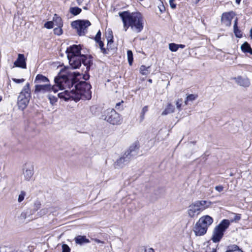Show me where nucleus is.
<instances>
[{
    "instance_id": "obj_34",
    "label": "nucleus",
    "mask_w": 252,
    "mask_h": 252,
    "mask_svg": "<svg viewBox=\"0 0 252 252\" xmlns=\"http://www.w3.org/2000/svg\"><path fill=\"white\" fill-rule=\"evenodd\" d=\"M183 99L182 98H179L176 101V108L179 111L182 110L181 106L182 105Z\"/></svg>"
},
{
    "instance_id": "obj_35",
    "label": "nucleus",
    "mask_w": 252,
    "mask_h": 252,
    "mask_svg": "<svg viewBox=\"0 0 252 252\" xmlns=\"http://www.w3.org/2000/svg\"><path fill=\"white\" fill-rule=\"evenodd\" d=\"M18 218L21 222H24L27 218V213L23 212L21 213Z\"/></svg>"
},
{
    "instance_id": "obj_40",
    "label": "nucleus",
    "mask_w": 252,
    "mask_h": 252,
    "mask_svg": "<svg viewBox=\"0 0 252 252\" xmlns=\"http://www.w3.org/2000/svg\"><path fill=\"white\" fill-rule=\"evenodd\" d=\"M54 23L52 21H48L44 24V27L48 29H52Z\"/></svg>"
},
{
    "instance_id": "obj_38",
    "label": "nucleus",
    "mask_w": 252,
    "mask_h": 252,
    "mask_svg": "<svg viewBox=\"0 0 252 252\" xmlns=\"http://www.w3.org/2000/svg\"><path fill=\"white\" fill-rule=\"evenodd\" d=\"M234 32L235 33V36L237 37L241 38L242 37V33L241 31L238 29V27L236 28H234Z\"/></svg>"
},
{
    "instance_id": "obj_33",
    "label": "nucleus",
    "mask_w": 252,
    "mask_h": 252,
    "mask_svg": "<svg viewBox=\"0 0 252 252\" xmlns=\"http://www.w3.org/2000/svg\"><path fill=\"white\" fill-rule=\"evenodd\" d=\"M169 48L172 52H176L179 49V45L174 43H170L169 44Z\"/></svg>"
},
{
    "instance_id": "obj_10",
    "label": "nucleus",
    "mask_w": 252,
    "mask_h": 252,
    "mask_svg": "<svg viewBox=\"0 0 252 252\" xmlns=\"http://www.w3.org/2000/svg\"><path fill=\"white\" fill-rule=\"evenodd\" d=\"M34 174V167L32 163H27L24 165L23 176L24 180L27 181L32 180Z\"/></svg>"
},
{
    "instance_id": "obj_31",
    "label": "nucleus",
    "mask_w": 252,
    "mask_h": 252,
    "mask_svg": "<svg viewBox=\"0 0 252 252\" xmlns=\"http://www.w3.org/2000/svg\"><path fill=\"white\" fill-rule=\"evenodd\" d=\"M127 60L129 64L131 65L133 63V53L131 50L127 51Z\"/></svg>"
},
{
    "instance_id": "obj_28",
    "label": "nucleus",
    "mask_w": 252,
    "mask_h": 252,
    "mask_svg": "<svg viewBox=\"0 0 252 252\" xmlns=\"http://www.w3.org/2000/svg\"><path fill=\"white\" fill-rule=\"evenodd\" d=\"M50 208V207H46L42 208L38 212L37 214H38V216L40 217H42V216H43L48 214L50 212V210H49Z\"/></svg>"
},
{
    "instance_id": "obj_30",
    "label": "nucleus",
    "mask_w": 252,
    "mask_h": 252,
    "mask_svg": "<svg viewBox=\"0 0 252 252\" xmlns=\"http://www.w3.org/2000/svg\"><path fill=\"white\" fill-rule=\"evenodd\" d=\"M98 44L99 48L101 50V51L102 53H103L104 54H107V50L104 48V43L101 40H98L97 41H95Z\"/></svg>"
},
{
    "instance_id": "obj_14",
    "label": "nucleus",
    "mask_w": 252,
    "mask_h": 252,
    "mask_svg": "<svg viewBox=\"0 0 252 252\" xmlns=\"http://www.w3.org/2000/svg\"><path fill=\"white\" fill-rule=\"evenodd\" d=\"M207 228L197 221L193 227V232L197 236H203L205 234Z\"/></svg>"
},
{
    "instance_id": "obj_57",
    "label": "nucleus",
    "mask_w": 252,
    "mask_h": 252,
    "mask_svg": "<svg viewBox=\"0 0 252 252\" xmlns=\"http://www.w3.org/2000/svg\"><path fill=\"white\" fill-rule=\"evenodd\" d=\"M178 45H179V48H181L182 49L185 47V45L183 44H178Z\"/></svg>"
},
{
    "instance_id": "obj_11",
    "label": "nucleus",
    "mask_w": 252,
    "mask_h": 252,
    "mask_svg": "<svg viewBox=\"0 0 252 252\" xmlns=\"http://www.w3.org/2000/svg\"><path fill=\"white\" fill-rule=\"evenodd\" d=\"M139 148V143L138 141H135L129 147L128 149L125 152L124 157H134L136 156L138 152Z\"/></svg>"
},
{
    "instance_id": "obj_26",
    "label": "nucleus",
    "mask_w": 252,
    "mask_h": 252,
    "mask_svg": "<svg viewBox=\"0 0 252 252\" xmlns=\"http://www.w3.org/2000/svg\"><path fill=\"white\" fill-rule=\"evenodd\" d=\"M81 11L82 9L78 7H71L69 8V12L74 16L79 14Z\"/></svg>"
},
{
    "instance_id": "obj_58",
    "label": "nucleus",
    "mask_w": 252,
    "mask_h": 252,
    "mask_svg": "<svg viewBox=\"0 0 252 252\" xmlns=\"http://www.w3.org/2000/svg\"><path fill=\"white\" fill-rule=\"evenodd\" d=\"M206 252H216V251L214 248H213L211 251H206Z\"/></svg>"
},
{
    "instance_id": "obj_2",
    "label": "nucleus",
    "mask_w": 252,
    "mask_h": 252,
    "mask_svg": "<svg viewBox=\"0 0 252 252\" xmlns=\"http://www.w3.org/2000/svg\"><path fill=\"white\" fill-rule=\"evenodd\" d=\"M123 24L124 30L126 32L130 27L131 30L136 32H141L143 29V19L141 14L139 12H130L128 11L119 13Z\"/></svg>"
},
{
    "instance_id": "obj_50",
    "label": "nucleus",
    "mask_w": 252,
    "mask_h": 252,
    "mask_svg": "<svg viewBox=\"0 0 252 252\" xmlns=\"http://www.w3.org/2000/svg\"><path fill=\"white\" fill-rule=\"evenodd\" d=\"M169 4L172 9H175L176 7V5L174 3V0H169Z\"/></svg>"
},
{
    "instance_id": "obj_21",
    "label": "nucleus",
    "mask_w": 252,
    "mask_h": 252,
    "mask_svg": "<svg viewBox=\"0 0 252 252\" xmlns=\"http://www.w3.org/2000/svg\"><path fill=\"white\" fill-rule=\"evenodd\" d=\"M126 163L125 158H117L116 160L114 161V166L116 168H122Z\"/></svg>"
},
{
    "instance_id": "obj_47",
    "label": "nucleus",
    "mask_w": 252,
    "mask_h": 252,
    "mask_svg": "<svg viewBox=\"0 0 252 252\" xmlns=\"http://www.w3.org/2000/svg\"><path fill=\"white\" fill-rule=\"evenodd\" d=\"M12 81L16 83L19 84L24 82L25 81V79L12 78Z\"/></svg>"
},
{
    "instance_id": "obj_7",
    "label": "nucleus",
    "mask_w": 252,
    "mask_h": 252,
    "mask_svg": "<svg viewBox=\"0 0 252 252\" xmlns=\"http://www.w3.org/2000/svg\"><path fill=\"white\" fill-rule=\"evenodd\" d=\"M229 224L228 220H224L215 228L212 238L214 242L220 241L223 235L224 231L227 228Z\"/></svg>"
},
{
    "instance_id": "obj_41",
    "label": "nucleus",
    "mask_w": 252,
    "mask_h": 252,
    "mask_svg": "<svg viewBox=\"0 0 252 252\" xmlns=\"http://www.w3.org/2000/svg\"><path fill=\"white\" fill-rule=\"evenodd\" d=\"M26 195V193L24 191H21L19 195L18 198V201L20 203L25 198V196Z\"/></svg>"
},
{
    "instance_id": "obj_64",
    "label": "nucleus",
    "mask_w": 252,
    "mask_h": 252,
    "mask_svg": "<svg viewBox=\"0 0 252 252\" xmlns=\"http://www.w3.org/2000/svg\"><path fill=\"white\" fill-rule=\"evenodd\" d=\"M94 106H92V107L91 108V110H92V109H94Z\"/></svg>"
},
{
    "instance_id": "obj_1",
    "label": "nucleus",
    "mask_w": 252,
    "mask_h": 252,
    "mask_svg": "<svg viewBox=\"0 0 252 252\" xmlns=\"http://www.w3.org/2000/svg\"><path fill=\"white\" fill-rule=\"evenodd\" d=\"M91 85L85 81H79L75 85V89L65 90L59 93L58 96L65 101L73 100L76 102L80 99L89 100L92 97Z\"/></svg>"
},
{
    "instance_id": "obj_49",
    "label": "nucleus",
    "mask_w": 252,
    "mask_h": 252,
    "mask_svg": "<svg viewBox=\"0 0 252 252\" xmlns=\"http://www.w3.org/2000/svg\"><path fill=\"white\" fill-rule=\"evenodd\" d=\"M49 99L50 100V102L51 103L53 104L55 102L57 101V98L54 96L49 95Z\"/></svg>"
},
{
    "instance_id": "obj_19",
    "label": "nucleus",
    "mask_w": 252,
    "mask_h": 252,
    "mask_svg": "<svg viewBox=\"0 0 252 252\" xmlns=\"http://www.w3.org/2000/svg\"><path fill=\"white\" fill-rule=\"evenodd\" d=\"M234 79L235 80V82L241 86L248 87L250 85V80L247 77L238 76L237 77H235Z\"/></svg>"
},
{
    "instance_id": "obj_61",
    "label": "nucleus",
    "mask_w": 252,
    "mask_h": 252,
    "mask_svg": "<svg viewBox=\"0 0 252 252\" xmlns=\"http://www.w3.org/2000/svg\"><path fill=\"white\" fill-rule=\"evenodd\" d=\"M148 82L151 83L152 82V79H149L148 80Z\"/></svg>"
},
{
    "instance_id": "obj_63",
    "label": "nucleus",
    "mask_w": 252,
    "mask_h": 252,
    "mask_svg": "<svg viewBox=\"0 0 252 252\" xmlns=\"http://www.w3.org/2000/svg\"><path fill=\"white\" fill-rule=\"evenodd\" d=\"M2 100V97L1 96H0V102Z\"/></svg>"
},
{
    "instance_id": "obj_12",
    "label": "nucleus",
    "mask_w": 252,
    "mask_h": 252,
    "mask_svg": "<svg viewBox=\"0 0 252 252\" xmlns=\"http://www.w3.org/2000/svg\"><path fill=\"white\" fill-rule=\"evenodd\" d=\"M81 48L80 45H73L67 48L66 53L67 58L76 57L77 56H82L81 54Z\"/></svg>"
},
{
    "instance_id": "obj_13",
    "label": "nucleus",
    "mask_w": 252,
    "mask_h": 252,
    "mask_svg": "<svg viewBox=\"0 0 252 252\" xmlns=\"http://www.w3.org/2000/svg\"><path fill=\"white\" fill-rule=\"evenodd\" d=\"M82 58L84 57L81 56H77L68 58L69 64L72 68L76 69L81 66L82 64L81 61H82Z\"/></svg>"
},
{
    "instance_id": "obj_52",
    "label": "nucleus",
    "mask_w": 252,
    "mask_h": 252,
    "mask_svg": "<svg viewBox=\"0 0 252 252\" xmlns=\"http://www.w3.org/2000/svg\"><path fill=\"white\" fill-rule=\"evenodd\" d=\"M241 217L240 215L238 214H234V217L233 218L234 220H238L240 219Z\"/></svg>"
},
{
    "instance_id": "obj_56",
    "label": "nucleus",
    "mask_w": 252,
    "mask_h": 252,
    "mask_svg": "<svg viewBox=\"0 0 252 252\" xmlns=\"http://www.w3.org/2000/svg\"><path fill=\"white\" fill-rule=\"evenodd\" d=\"M94 241L95 242L97 243H102V244H103V242L102 241H100V240H98V239H94Z\"/></svg>"
},
{
    "instance_id": "obj_62",
    "label": "nucleus",
    "mask_w": 252,
    "mask_h": 252,
    "mask_svg": "<svg viewBox=\"0 0 252 252\" xmlns=\"http://www.w3.org/2000/svg\"><path fill=\"white\" fill-rule=\"evenodd\" d=\"M83 9H85V10H87V9H88V8H87V6H84V7H83Z\"/></svg>"
},
{
    "instance_id": "obj_51",
    "label": "nucleus",
    "mask_w": 252,
    "mask_h": 252,
    "mask_svg": "<svg viewBox=\"0 0 252 252\" xmlns=\"http://www.w3.org/2000/svg\"><path fill=\"white\" fill-rule=\"evenodd\" d=\"M88 72V71H87L86 70L85 71V74H83V78L85 80H87L88 79H89V77H90V75H89Z\"/></svg>"
},
{
    "instance_id": "obj_15",
    "label": "nucleus",
    "mask_w": 252,
    "mask_h": 252,
    "mask_svg": "<svg viewBox=\"0 0 252 252\" xmlns=\"http://www.w3.org/2000/svg\"><path fill=\"white\" fill-rule=\"evenodd\" d=\"M233 12L223 13L221 16V21L225 26L229 27L231 24V21L233 18Z\"/></svg>"
},
{
    "instance_id": "obj_37",
    "label": "nucleus",
    "mask_w": 252,
    "mask_h": 252,
    "mask_svg": "<svg viewBox=\"0 0 252 252\" xmlns=\"http://www.w3.org/2000/svg\"><path fill=\"white\" fill-rule=\"evenodd\" d=\"M198 97L197 94H190L187 96V101H192L195 100Z\"/></svg>"
},
{
    "instance_id": "obj_60",
    "label": "nucleus",
    "mask_w": 252,
    "mask_h": 252,
    "mask_svg": "<svg viewBox=\"0 0 252 252\" xmlns=\"http://www.w3.org/2000/svg\"><path fill=\"white\" fill-rule=\"evenodd\" d=\"M189 101H187V98L186 99L185 101V103L186 105H187L188 104V103Z\"/></svg>"
},
{
    "instance_id": "obj_20",
    "label": "nucleus",
    "mask_w": 252,
    "mask_h": 252,
    "mask_svg": "<svg viewBox=\"0 0 252 252\" xmlns=\"http://www.w3.org/2000/svg\"><path fill=\"white\" fill-rule=\"evenodd\" d=\"M34 83L37 84H41L42 83H49L48 78L42 74H37L35 77Z\"/></svg>"
},
{
    "instance_id": "obj_29",
    "label": "nucleus",
    "mask_w": 252,
    "mask_h": 252,
    "mask_svg": "<svg viewBox=\"0 0 252 252\" xmlns=\"http://www.w3.org/2000/svg\"><path fill=\"white\" fill-rule=\"evenodd\" d=\"M149 68L150 66L146 67V66L142 65L140 68V73L142 75H147L150 73Z\"/></svg>"
},
{
    "instance_id": "obj_45",
    "label": "nucleus",
    "mask_w": 252,
    "mask_h": 252,
    "mask_svg": "<svg viewBox=\"0 0 252 252\" xmlns=\"http://www.w3.org/2000/svg\"><path fill=\"white\" fill-rule=\"evenodd\" d=\"M62 252H70V248L66 244H63L62 245Z\"/></svg>"
},
{
    "instance_id": "obj_42",
    "label": "nucleus",
    "mask_w": 252,
    "mask_h": 252,
    "mask_svg": "<svg viewBox=\"0 0 252 252\" xmlns=\"http://www.w3.org/2000/svg\"><path fill=\"white\" fill-rule=\"evenodd\" d=\"M106 38H107V40H109L111 39V40H113V32H112V31L110 29H109L108 30L107 34L106 35Z\"/></svg>"
},
{
    "instance_id": "obj_5",
    "label": "nucleus",
    "mask_w": 252,
    "mask_h": 252,
    "mask_svg": "<svg viewBox=\"0 0 252 252\" xmlns=\"http://www.w3.org/2000/svg\"><path fill=\"white\" fill-rule=\"evenodd\" d=\"M31 97V92L30 84L27 83L20 93L18 97V105L19 108L23 110L28 106Z\"/></svg>"
},
{
    "instance_id": "obj_46",
    "label": "nucleus",
    "mask_w": 252,
    "mask_h": 252,
    "mask_svg": "<svg viewBox=\"0 0 252 252\" xmlns=\"http://www.w3.org/2000/svg\"><path fill=\"white\" fill-rule=\"evenodd\" d=\"M113 43V40L109 39L107 40V48L106 50H109L110 49H112L111 45Z\"/></svg>"
},
{
    "instance_id": "obj_44",
    "label": "nucleus",
    "mask_w": 252,
    "mask_h": 252,
    "mask_svg": "<svg viewBox=\"0 0 252 252\" xmlns=\"http://www.w3.org/2000/svg\"><path fill=\"white\" fill-rule=\"evenodd\" d=\"M124 101L122 100L121 102H118L116 104L115 108L116 109L119 111H121L123 109V106L121 105L122 103H123Z\"/></svg>"
},
{
    "instance_id": "obj_53",
    "label": "nucleus",
    "mask_w": 252,
    "mask_h": 252,
    "mask_svg": "<svg viewBox=\"0 0 252 252\" xmlns=\"http://www.w3.org/2000/svg\"><path fill=\"white\" fill-rule=\"evenodd\" d=\"M195 143L196 142L195 141L190 142L189 143L188 146L189 148H191L192 146H194L195 145Z\"/></svg>"
},
{
    "instance_id": "obj_24",
    "label": "nucleus",
    "mask_w": 252,
    "mask_h": 252,
    "mask_svg": "<svg viewBox=\"0 0 252 252\" xmlns=\"http://www.w3.org/2000/svg\"><path fill=\"white\" fill-rule=\"evenodd\" d=\"M54 23V25H56L57 27H63V22L62 18L58 16L56 14L54 15L53 17V20L52 21Z\"/></svg>"
},
{
    "instance_id": "obj_32",
    "label": "nucleus",
    "mask_w": 252,
    "mask_h": 252,
    "mask_svg": "<svg viewBox=\"0 0 252 252\" xmlns=\"http://www.w3.org/2000/svg\"><path fill=\"white\" fill-rule=\"evenodd\" d=\"M148 108L147 106H145L143 108V109L141 111V114H140V122H142L143 121V120L144 119L145 114L148 111Z\"/></svg>"
},
{
    "instance_id": "obj_43",
    "label": "nucleus",
    "mask_w": 252,
    "mask_h": 252,
    "mask_svg": "<svg viewBox=\"0 0 252 252\" xmlns=\"http://www.w3.org/2000/svg\"><path fill=\"white\" fill-rule=\"evenodd\" d=\"M101 32L100 30H99L97 32L96 34L95 35V36L94 38L95 41H97L98 40H100L101 39Z\"/></svg>"
},
{
    "instance_id": "obj_17",
    "label": "nucleus",
    "mask_w": 252,
    "mask_h": 252,
    "mask_svg": "<svg viewBox=\"0 0 252 252\" xmlns=\"http://www.w3.org/2000/svg\"><path fill=\"white\" fill-rule=\"evenodd\" d=\"M26 59L24 54H19L17 59L14 62V65L22 68H26Z\"/></svg>"
},
{
    "instance_id": "obj_48",
    "label": "nucleus",
    "mask_w": 252,
    "mask_h": 252,
    "mask_svg": "<svg viewBox=\"0 0 252 252\" xmlns=\"http://www.w3.org/2000/svg\"><path fill=\"white\" fill-rule=\"evenodd\" d=\"M215 189L217 191H218L219 192L222 191L223 190V186H222L221 185H219V186H216Z\"/></svg>"
},
{
    "instance_id": "obj_6",
    "label": "nucleus",
    "mask_w": 252,
    "mask_h": 252,
    "mask_svg": "<svg viewBox=\"0 0 252 252\" xmlns=\"http://www.w3.org/2000/svg\"><path fill=\"white\" fill-rule=\"evenodd\" d=\"M102 119L113 125H120L123 122L122 118L114 109L104 111Z\"/></svg>"
},
{
    "instance_id": "obj_8",
    "label": "nucleus",
    "mask_w": 252,
    "mask_h": 252,
    "mask_svg": "<svg viewBox=\"0 0 252 252\" xmlns=\"http://www.w3.org/2000/svg\"><path fill=\"white\" fill-rule=\"evenodd\" d=\"M71 27L77 30L78 34L79 36L84 35L87 28L91 25L89 20H76L71 24Z\"/></svg>"
},
{
    "instance_id": "obj_16",
    "label": "nucleus",
    "mask_w": 252,
    "mask_h": 252,
    "mask_svg": "<svg viewBox=\"0 0 252 252\" xmlns=\"http://www.w3.org/2000/svg\"><path fill=\"white\" fill-rule=\"evenodd\" d=\"M197 221L208 229L213 222V219L209 215H205L200 217Z\"/></svg>"
},
{
    "instance_id": "obj_25",
    "label": "nucleus",
    "mask_w": 252,
    "mask_h": 252,
    "mask_svg": "<svg viewBox=\"0 0 252 252\" xmlns=\"http://www.w3.org/2000/svg\"><path fill=\"white\" fill-rule=\"evenodd\" d=\"M174 106L171 103H168L166 108L162 112V115H166L174 112Z\"/></svg>"
},
{
    "instance_id": "obj_22",
    "label": "nucleus",
    "mask_w": 252,
    "mask_h": 252,
    "mask_svg": "<svg viewBox=\"0 0 252 252\" xmlns=\"http://www.w3.org/2000/svg\"><path fill=\"white\" fill-rule=\"evenodd\" d=\"M241 49L243 52L249 53L252 55V48L247 42H245L241 45Z\"/></svg>"
},
{
    "instance_id": "obj_23",
    "label": "nucleus",
    "mask_w": 252,
    "mask_h": 252,
    "mask_svg": "<svg viewBox=\"0 0 252 252\" xmlns=\"http://www.w3.org/2000/svg\"><path fill=\"white\" fill-rule=\"evenodd\" d=\"M75 241L76 244L81 245L83 243H88L90 242L88 239L85 236H78L75 238Z\"/></svg>"
},
{
    "instance_id": "obj_4",
    "label": "nucleus",
    "mask_w": 252,
    "mask_h": 252,
    "mask_svg": "<svg viewBox=\"0 0 252 252\" xmlns=\"http://www.w3.org/2000/svg\"><path fill=\"white\" fill-rule=\"evenodd\" d=\"M58 91L66 88L70 89L76 83V79L71 75H58L54 79Z\"/></svg>"
},
{
    "instance_id": "obj_18",
    "label": "nucleus",
    "mask_w": 252,
    "mask_h": 252,
    "mask_svg": "<svg viewBox=\"0 0 252 252\" xmlns=\"http://www.w3.org/2000/svg\"><path fill=\"white\" fill-rule=\"evenodd\" d=\"M81 56L84 57L82 58V63H83V65L86 66V71H89L91 68V66L93 65L92 57L91 56H87L85 55H82Z\"/></svg>"
},
{
    "instance_id": "obj_9",
    "label": "nucleus",
    "mask_w": 252,
    "mask_h": 252,
    "mask_svg": "<svg viewBox=\"0 0 252 252\" xmlns=\"http://www.w3.org/2000/svg\"><path fill=\"white\" fill-rule=\"evenodd\" d=\"M53 92L56 93L58 92V89L56 84L51 86L50 83H47L45 84H37L35 86V93L41 92L43 93L46 92Z\"/></svg>"
},
{
    "instance_id": "obj_54",
    "label": "nucleus",
    "mask_w": 252,
    "mask_h": 252,
    "mask_svg": "<svg viewBox=\"0 0 252 252\" xmlns=\"http://www.w3.org/2000/svg\"><path fill=\"white\" fill-rule=\"evenodd\" d=\"M237 25H238V19L236 18V19L235 20V21H234V28H236L237 27H238Z\"/></svg>"
},
{
    "instance_id": "obj_3",
    "label": "nucleus",
    "mask_w": 252,
    "mask_h": 252,
    "mask_svg": "<svg viewBox=\"0 0 252 252\" xmlns=\"http://www.w3.org/2000/svg\"><path fill=\"white\" fill-rule=\"evenodd\" d=\"M211 204V202L205 200L195 201L188 206L187 214L190 218H196L202 211L209 207Z\"/></svg>"
},
{
    "instance_id": "obj_27",
    "label": "nucleus",
    "mask_w": 252,
    "mask_h": 252,
    "mask_svg": "<svg viewBox=\"0 0 252 252\" xmlns=\"http://www.w3.org/2000/svg\"><path fill=\"white\" fill-rule=\"evenodd\" d=\"M225 252H243L239 247L236 245H232L229 246L227 251Z\"/></svg>"
},
{
    "instance_id": "obj_36",
    "label": "nucleus",
    "mask_w": 252,
    "mask_h": 252,
    "mask_svg": "<svg viewBox=\"0 0 252 252\" xmlns=\"http://www.w3.org/2000/svg\"><path fill=\"white\" fill-rule=\"evenodd\" d=\"M62 27L58 26L54 29V34L57 35H60L63 33Z\"/></svg>"
},
{
    "instance_id": "obj_39",
    "label": "nucleus",
    "mask_w": 252,
    "mask_h": 252,
    "mask_svg": "<svg viewBox=\"0 0 252 252\" xmlns=\"http://www.w3.org/2000/svg\"><path fill=\"white\" fill-rule=\"evenodd\" d=\"M139 252H155L154 249L152 248H148L145 247H142L140 248Z\"/></svg>"
},
{
    "instance_id": "obj_59",
    "label": "nucleus",
    "mask_w": 252,
    "mask_h": 252,
    "mask_svg": "<svg viewBox=\"0 0 252 252\" xmlns=\"http://www.w3.org/2000/svg\"><path fill=\"white\" fill-rule=\"evenodd\" d=\"M240 2H241V0H236V2L237 4H240Z\"/></svg>"
},
{
    "instance_id": "obj_55",
    "label": "nucleus",
    "mask_w": 252,
    "mask_h": 252,
    "mask_svg": "<svg viewBox=\"0 0 252 252\" xmlns=\"http://www.w3.org/2000/svg\"><path fill=\"white\" fill-rule=\"evenodd\" d=\"M76 1H77V3L78 5H80L84 1V0H76Z\"/></svg>"
}]
</instances>
